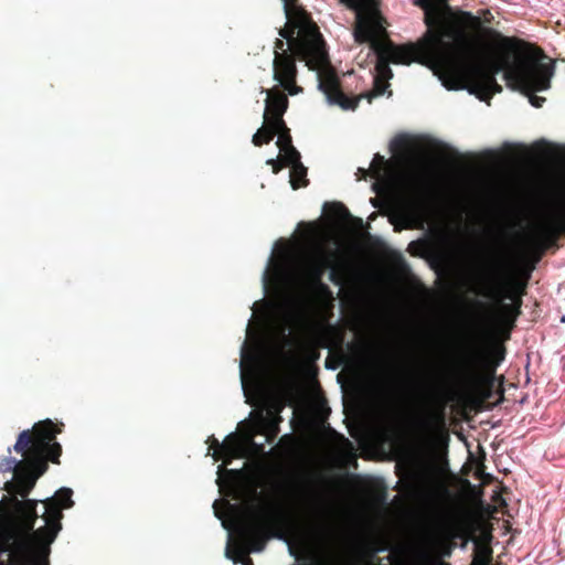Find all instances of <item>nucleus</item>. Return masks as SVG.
I'll list each match as a JSON object with an SVG mask.
<instances>
[{
	"label": "nucleus",
	"mask_w": 565,
	"mask_h": 565,
	"mask_svg": "<svg viewBox=\"0 0 565 565\" xmlns=\"http://www.w3.org/2000/svg\"><path fill=\"white\" fill-rule=\"evenodd\" d=\"M270 126L273 127V131H275V136H278L276 145L279 149H281V147H288L289 145H292L290 129L287 127L285 121L282 126L277 124H271Z\"/></svg>",
	"instance_id": "5701e85b"
},
{
	"label": "nucleus",
	"mask_w": 565,
	"mask_h": 565,
	"mask_svg": "<svg viewBox=\"0 0 565 565\" xmlns=\"http://www.w3.org/2000/svg\"><path fill=\"white\" fill-rule=\"evenodd\" d=\"M324 211L328 212L331 218L338 222H344L351 217L349 210L341 202L326 203Z\"/></svg>",
	"instance_id": "aec40b11"
},
{
	"label": "nucleus",
	"mask_w": 565,
	"mask_h": 565,
	"mask_svg": "<svg viewBox=\"0 0 565 565\" xmlns=\"http://www.w3.org/2000/svg\"><path fill=\"white\" fill-rule=\"evenodd\" d=\"M418 3L425 10V15L427 14L428 10L437 9V8L444 9L446 7H448L450 9V11L454 13L451 7L446 3V0H418ZM461 12L462 11H460L458 13L455 12V14L461 17ZM424 22L426 23V17L424 18Z\"/></svg>",
	"instance_id": "bb28decb"
},
{
	"label": "nucleus",
	"mask_w": 565,
	"mask_h": 565,
	"mask_svg": "<svg viewBox=\"0 0 565 565\" xmlns=\"http://www.w3.org/2000/svg\"><path fill=\"white\" fill-rule=\"evenodd\" d=\"M288 22L279 29V35L287 40L289 49L298 60L305 61L310 70L326 71L329 68V56L326 42L319 28L306 11L294 13Z\"/></svg>",
	"instance_id": "423d86ee"
},
{
	"label": "nucleus",
	"mask_w": 565,
	"mask_h": 565,
	"mask_svg": "<svg viewBox=\"0 0 565 565\" xmlns=\"http://www.w3.org/2000/svg\"><path fill=\"white\" fill-rule=\"evenodd\" d=\"M440 33L455 30L452 36L440 35L439 79L447 89H468L480 100H489L502 92L495 76L503 72L507 85L523 94L542 92L551 87L555 62L547 58L543 50L515 38H502L501 51L486 61L471 58L472 44L466 32L467 23H479L470 12L461 17L448 7L437 12Z\"/></svg>",
	"instance_id": "f257e3e1"
},
{
	"label": "nucleus",
	"mask_w": 565,
	"mask_h": 565,
	"mask_svg": "<svg viewBox=\"0 0 565 565\" xmlns=\"http://www.w3.org/2000/svg\"><path fill=\"white\" fill-rule=\"evenodd\" d=\"M267 164L271 166L274 173H278L282 167H286L281 159H269L267 160Z\"/></svg>",
	"instance_id": "7c9ffc66"
},
{
	"label": "nucleus",
	"mask_w": 565,
	"mask_h": 565,
	"mask_svg": "<svg viewBox=\"0 0 565 565\" xmlns=\"http://www.w3.org/2000/svg\"><path fill=\"white\" fill-rule=\"evenodd\" d=\"M359 172L362 174L363 178H366L367 174H371L370 169L366 170V169H363V168H359Z\"/></svg>",
	"instance_id": "f704fd0d"
},
{
	"label": "nucleus",
	"mask_w": 565,
	"mask_h": 565,
	"mask_svg": "<svg viewBox=\"0 0 565 565\" xmlns=\"http://www.w3.org/2000/svg\"><path fill=\"white\" fill-rule=\"evenodd\" d=\"M279 150L281 152V161L286 167H294L295 164L301 163L300 153L292 145L281 147Z\"/></svg>",
	"instance_id": "b1692460"
},
{
	"label": "nucleus",
	"mask_w": 565,
	"mask_h": 565,
	"mask_svg": "<svg viewBox=\"0 0 565 565\" xmlns=\"http://www.w3.org/2000/svg\"><path fill=\"white\" fill-rule=\"evenodd\" d=\"M439 373L431 364L411 373L405 382L407 399L416 407V415L413 418V426L420 430L431 428L436 414L433 409L439 396Z\"/></svg>",
	"instance_id": "6e6552de"
},
{
	"label": "nucleus",
	"mask_w": 565,
	"mask_h": 565,
	"mask_svg": "<svg viewBox=\"0 0 565 565\" xmlns=\"http://www.w3.org/2000/svg\"><path fill=\"white\" fill-rule=\"evenodd\" d=\"M381 26L372 19H359L354 28V38L359 43H370L373 50L374 41H380L376 35Z\"/></svg>",
	"instance_id": "f3484780"
},
{
	"label": "nucleus",
	"mask_w": 565,
	"mask_h": 565,
	"mask_svg": "<svg viewBox=\"0 0 565 565\" xmlns=\"http://www.w3.org/2000/svg\"><path fill=\"white\" fill-rule=\"evenodd\" d=\"M424 243L423 242H412L409 245H408V250L412 255H418L417 252L414 250L415 247H418V246H422Z\"/></svg>",
	"instance_id": "72a5a7b5"
},
{
	"label": "nucleus",
	"mask_w": 565,
	"mask_h": 565,
	"mask_svg": "<svg viewBox=\"0 0 565 565\" xmlns=\"http://www.w3.org/2000/svg\"><path fill=\"white\" fill-rule=\"evenodd\" d=\"M503 360V348L473 349L466 355L458 370V382L471 396L482 403L492 395L494 372Z\"/></svg>",
	"instance_id": "0eeeda50"
},
{
	"label": "nucleus",
	"mask_w": 565,
	"mask_h": 565,
	"mask_svg": "<svg viewBox=\"0 0 565 565\" xmlns=\"http://www.w3.org/2000/svg\"><path fill=\"white\" fill-rule=\"evenodd\" d=\"M545 233L551 239H556L558 235H565V191L557 192L552 196Z\"/></svg>",
	"instance_id": "ddd939ff"
},
{
	"label": "nucleus",
	"mask_w": 565,
	"mask_h": 565,
	"mask_svg": "<svg viewBox=\"0 0 565 565\" xmlns=\"http://www.w3.org/2000/svg\"><path fill=\"white\" fill-rule=\"evenodd\" d=\"M73 491L61 488L43 501L44 526L34 531L36 500L14 499L12 515L0 525V565H49L50 545L62 530L63 510L74 505Z\"/></svg>",
	"instance_id": "f03ea898"
},
{
	"label": "nucleus",
	"mask_w": 565,
	"mask_h": 565,
	"mask_svg": "<svg viewBox=\"0 0 565 565\" xmlns=\"http://www.w3.org/2000/svg\"><path fill=\"white\" fill-rule=\"evenodd\" d=\"M534 92H531L529 94H525L526 96L530 97V103L534 106V107H542L543 103L545 102V98L544 97H540V96H536V95H533Z\"/></svg>",
	"instance_id": "2f4dec72"
},
{
	"label": "nucleus",
	"mask_w": 565,
	"mask_h": 565,
	"mask_svg": "<svg viewBox=\"0 0 565 565\" xmlns=\"http://www.w3.org/2000/svg\"><path fill=\"white\" fill-rule=\"evenodd\" d=\"M329 269H330V274H329L330 281L333 282L334 285H341L342 284V275H341L339 268L335 266L333 258H332V267Z\"/></svg>",
	"instance_id": "c756f323"
},
{
	"label": "nucleus",
	"mask_w": 565,
	"mask_h": 565,
	"mask_svg": "<svg viewBox=\"0 0 565 565\" xmlns=\"http://www.w3.org/2000/svg\"><path fill=\"white\" fill-rule=\"evenodd\" d=\"M384 550H385L384 547L375 548L372 551L371 556L373 557L376 552H382Z\"/></svg>",
	"instance_id": "c9c22d12"
},
{
	"label": "nucleus",
	"mask_w": 565,
	"mask_h": 565,
	"mask_svg": "<svg viewBox=\"0 0 565 565\" xmlns=\"http://www.w3.org/2000/svg\"><path fill=\"white\" fill-rule=\"evenodd\" d=\"M313 512H315L313 513L315 518H311L310 523H309L311 534L319 541H322V542L330 541L332 533H331L330 527L324 522H322V520L320 518L321 510L318 509V507L316 505L313 509Z\"/></svg>",
	"instance_id": "a211bd4d"
},
{
	"label": "nucleus",
	"mask_w": 565,
	"mask_h": 565,
	"mask_svg": "<svg viewBox=\"0 0 565 565\" xmlns=\"http://www.w3.org/2000/svg\"><path fill=\"white\" fill-rule=\"evenodd\" d=\"M62 429L51 419L34 424L32 429L19 434L14 450L24 457V460L14 465V480L6 484V490L13 495H20L24 500L35 486L36 480L49 469V462L58 465L62 455V446L56 441V435ZM12 499V510H14ZM7 516L3 523L12 515Z\"/></svg>",
	"instance_id": "7ed1b4c3"
},
{
	"label": "nucleus",
	"mask_w": 565,
	"mask_h": 565,
	"mask_svg": "<svg viewBox=\"0 0 565 565\" xmlns=\"http://www.w3.org/2000/svg\"><path fill=\"white\" fill-rule=\"evenodd\" d=\"M477 295L484 298H489L500 302L502 299H511L514 301L513 305H501L503 313L510 319L512 323L516 320L521 313V298L514 299L512 292L509 289V284L502 276L501 271L497 266H489L481 273L478 279Z\"/></svg>",
	"instance_id": "9d476101"
},
{
	"label": "nucleus",
	"mask_w": 565,
	"mask_h": 565,
	"mask_svg": "<svg viewBox=\"0 0 565 565\" xmlns=\"http://www.w3.org/2000/svg\"><path fill=\"white\" fill-rule=\"evenodd\" d=\"M307 168L302 163L295 164L290 171V184L292 189H299L308 184Z\"/></svg>",
	"instance_id": "4be33fe9"
},
{
	"label": "nucleus",
	"mask_w": 565,
	"mask_h": 565,
	"mask_svg": "<svg viewBox=\"0 0 565 565\" xmlns=\"http://www.w3.org/2000/svg\"><path fill=\"white\" fill-rule=\"evenodd\" d=\"M387 161L383 156L376 153L371 162L370 171L374 179H380L386 171Z\"/></svg>",
	"instance_id": "a878e982"
},
{
	"label": "nucleus",
	"mask_w": 565,
	"mask_h": 565,
	"mask_svg": "<svg viewBox=\"0 0 565 565\" xmlns=\"http://www.w3.org/2000/svg\"><path fill=\"white\" fill-rule=\"evenodd\" d=\"M286 43L281 39H276L275 45H274V55L277 51L279 52H291V49H289V45L285 47Z\"/></svg>",
	"instance_id": "473e14b6"
},
{
	"label": "nucleus",
	"mask_w": 565,
	"mask_h": 565,
	"mask_svg": "<svg viewBox=\"0 0 565 565\" xmlns=\"http://www.w3.org/2000/svg\"><path fill=\"white\" fill-rule=\"evenodd\" d=\"M298 0H282L284 2V11L286 14V18H291L294 13H299V11H305L303 9L297 7Z\"/></svg>",
	"instance_id": "cd10ccee"
},
{
	"label": "nucleus",
	"mask_w": 565,
	"mask_h": 565,
	"mask_svg": "<svg viewBox=\"0 0 565 565\" xmlns=\"http://www.w3.org/2000/svg\"><path fill=\"white\" fill-rule=\"evenodd\" d=\"M440 9H431L426 14L427 31L423 39L416 43L406 45H395L392 41L382 43L374 41L373 51L376 53L377 61L375 70L379 77L388 79L393 76L390 63L409 65L413 62L420 63L430 67L439 77V45H440V21L437 12ZM455 30L444 33V36H452Z\"/></svg>",
	"instance_id": "20e7f679"
},
{
	"label": "nucleus",
	"mask_w": 565,
	"mask_h": 565,
	"mask_svg": "<svg viewBox=\"0 0 565 565\" xmlns=\"http://www.w3.org/2000/svg\"><path fill=\"white\" fill-rule=\"evenodd\" d=\"M242 454V440L241 437L232 433L226 436L224 441L222 443V456L225 459L226 463L233 458L239 457Z\"/></svg>",
	"instance_id": "6ab92c4d"
},
{
	"label": "nucleus",
	"mask_w": 565,
	"mask_h": 565,
	"mask_svg": "<svg viewBox=\"0 0 565 565\" xmlns=\"http://www.w3.org/2000/svg\"><path fill=\"white\" fill-rule=\"evenodd\" d=\"M210 447L209 449H213V458L215 461L220 460L222 456V443H220L214 436L209 438Z\"/></svg>",
	"instance_id": "c85d7f7f"
},
{
	"label": "nucleus",
	"mask_w": 565,
	"mask_h": 565,
	"mask_svg": "<svg viewBox=\"0 0 565 565\" xmlns=\"http://www.w3.org/2000/svg\"><path fill=\"white\" fill-rule=\"evenodd\" d=\"M492 561V548L490 546H478L473 554L472 565H490Z\"/></svg>",
	"instance_id": "393cba45"
},
{
	"label": "nucleus",
	"mask_w": 565,
	"mask_h": 565,
	"mask_svg": "<svg viewBox=\"0 0 565 565\" xmlns=\"http://www.w3.org/2000/svg\"><path fill=\"white\" fill-rule=\"evenodd\" d=\"M332 267V255L318 253L308 264L306 276L310 286L321 292H328L329 287L322 281L326 271Z\"/></svg>",
	"instance_id": "2eb2a0df"
},
{
	"label": "nucleus",
	"mask_w": 565,
	"mask_h": 565,
	"mask_svg": "<svg viewBox=\"0 0 565 565\" xmlns=\"http://www.w3.org/2000/svg\"><path fill=\"white\" fill-rule=\"evenodd\" d=\"M267 98L265 100L264 119L269 121V125L277 124L284 125V114L288 108V97L285 93L278 88H271L265 90Z\"/></svg>",
	"instance_id": "4468645a"
},
{
	"label": "nucleus",
	"mask_w": 565,
	"mask_h": 565,
	"mask_svg": "<svg viewBox=\"0 0 565 565\" xmlns=\"http://www.w3.org/2000/svg\"><path fill=\"white\" fill-rule=\"evenodd\" d=\"M401 181L403 186L416 196V202L413 206L402 215L403 227H418L420 223L419 206L427 198L430 196L433 192L431 182L425 174L418 172L405 173Z\"/></svg>",
	"instance_id": "9b49d317"
},
{
	"label": "nucleus",
	"mask_w": 565,
	"mask_h": 565,
	"mask_svg": "<svg viewBox=\"0 0 565 565\" xmlns=\"http://www.w3.org/2000/svg\"><path fill=\"white\" fill-rule=\"evenodd\" d=\"M298 56L294 52L277 51L273 61V77L289 95H297L301 87L297 85V65Z\"/></svg>",
	"instance_id": "f8f14e48"
},
{
	"label": "nucleus",
	"mask_w": 565,
	"mask_h": 565,
	"mask_svg": "<svg viewBox=\"0 0 565 565\" xmlns=\"http://www.w3.org/2000/svg\"><path fill=\"white\" fill-rule=\"evenodd\" d=\"M275 138V131L269 125V121L264 120V125L254 134L253 143L256 147H260L264 143H269Z\"/></svg>",
	"instance_id": "412c9836"
},
{
	"label": "nucleus",
	"mask_w": 565,
	"mask_h": 565,
	"mask_svg": "<svg viewBox=\"0 0 565 565\" xmlns=\"http://www.w3.org/2000/svg\"><path fill=\"white\" fill-rule=\"evenodd\" d=\"M319 89L326 95L330 104L339 105L344 110H354L362 98H367L369 102L373 97L381 96L388 87L386 79L379 76L374 77V87L371 93L361 94L359 96L345 95L340 85V79L333 70L328 68L318 73Z\"/></svg>",
	"instance_id": "1a4fd4ad"
},
{
	"label": "nucleus",
	"mask_w": 565,
	"mask_h": 565,
	"mask_svg": "<svg viewBox=\"0 0 565 565\" xmlns=\"http://www.w3.org/2000/svg\"><path fill=\"white\" fill-rule=\"evenodd\" d=\"M281 409L282 405L276 404L267 409L265 416L260 415L259 424L269 443H271L279 433V424L282 420L281 416L279 415Z\"/></svg>",
	"instance_id": "dca6fc26"
},
{
	"label": "nucleus",
	"mask_w": 565,
	"mask_h": 565,
	"mask_svg": "<svg viewBox=\"0 0 565 565\" xmlns=\"http://www.w3.org/2000/svg\"><path fill=\"white\" fill-rule=\"evenodd\" d=\"M289 525L285 512L273 505L253 509L236 527V546H227L226 556L234 563L254 565L249 553L262 552L269 539H284Z\"/></svg>",
	"instance_id": "39448f33"
}]
</instances>
